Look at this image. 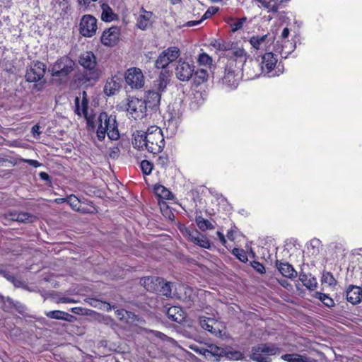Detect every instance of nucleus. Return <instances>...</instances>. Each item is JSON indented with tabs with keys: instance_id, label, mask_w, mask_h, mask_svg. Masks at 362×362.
I'll return each instance as SVG.
<instances>
[{
	"instance_id": "43",
	"label": "nucleus",
	"mask_w": 362,
	"mask_h": 362,
	"mask_svg": "<svg viewBox=\"0 0 362 362\" xmlns=\"http://www.w3.org/2000/svg\"><path fill=\"white\" fill-rule=\"evenodd\" d=\"M197 63L200 66H208L210 67L213 63V59L206 52H202L197 57Z\"/></svg>"
},
{
	"instance_id": "9",
	"label": "nucleus",
	"mask_w": 362,
	"mask_h": 362,
	"mask_svg": "<svg viewBox=\"0 0 362 362\" xmlns=\"http://www.w3.org/2000/svg\"><path fill=\"white\" fill-rule=\"evenodd\" d=\"M88 99L87 93L83 90L80 93V95L76 97L74 100L75 105V113L79 117L83 116L87 122L88 126H94V117L92 115H89L88 110Z\"/></svg>"
},
{
	"instance_id": "47",
	"label": "nucleus",
	"mask_w": 362,
	"mask_h": 362,
	"mask_svg": "<svg viewBox=\"0 0 362 362\" xmlns=\"http://www.w3.org/2000/svg\"><path fill=\"white\" fill-rule=\"evenodd\" d=\"M232 254L240 262L246 263L248 258L246 252L242 248L235 247L232 250Z\"/></svg>"
},
{
	"instance_id": "33",
	"label": "nucleus",
	"mask_w": 362,
	"mask_h": 362,
	"mask_svg": "<svg viewBox=\"0 0 362 362\" xmlns=\"http://www.w3.org/2000/svg\"><path fill=\"white\" fill-rule=\"evenodd\" d=\"M247 21V18L245 16L240 18L230 17L228 20L227 23L230 25V31L235 33L240 30Z\"/></svg>"
},
{
	"instance_id": "45",
	"label": "nucleus",
	"mask_w": 362,
	"mask_h": 362,
	"mask_svg": "<svg viewBox=\"0 0 362 362\" xmlns=\"http://www.w3.org/2000/svg\"><path fill=\"white\" fill-rule=\"evenodd\" d=\"M46 315L51 319L56 320H67V317L70 316V315L64 311L61 310H52L48 312Z\"/></svg>"
},
{
	"instance_id": "4",
	"label": "nucleus",
	"mask_w": 362,
	"mask_h": 362,
	"mask_svg": "<svg viewBox=\"0 0 362 362\" xmlns=\"http://www.w3.org/2000/svg\"><path fill=\"white\" fill-rule=\"evenodd\" d=\"M177 229L186 240L202 248L209 249L211 243L205 235L202 234L193 226H187L185 224L179 223Z\"/></svg>"
},
{
	"instance_id": "36",
	"label": "nucleus",
	"mask_w": 362,
	"mask_h": 362,
	"mask_svg": "<svg viewBox=\"0 0 362 362\" xmlns=\"http://www.w3.org/2000/svg\"><path fill=\"white\" fill-rule=\"evenodd\" d=\"M154 193L156 196L163 199H173V193L168 189L165 187L161 185L154 186Z\"/></svg>"
},
{
	"instance_id": "49",
	"label": "nucleus",
	"mask_w": 362,
	"mask_h": 362,
	"mask_svg": "<svg viewBox=\"0 0 362 362\" xmlns=\"http://www.w3.org/2000/svg\"><path fill=\"white\" fill-rule=\"evenodd\" d=\"M322 282L327 283L329 286L335 285L336 279L331 272H324L322 276Z\"/></svg>"
},
{
	"instance_id": "28",
	"label": "nucleus",
	"mask_w": 362,
	"mask_h": 362,
	"mask_svg": "<svg viewBox=\"0 0 362 362\" xmlns=\"http://www.w3.org/2000/svg\"><path fill=\"white\" fill-rule=\"evenodd\" d=\"M117 318L126 324H133L140 320V317L134 313L125 309H118L115 312Z\"/></svg>"
},
{
	"instance_id": "40",
	"label": "nucleus",
	"mask_w": 362,
	"mask_h": 362,
	"mask_svg": "<svg viewBox=\"0 0 362 362\" xmlns=\"http://www.w3.org/2000/svg\"><path fill=\"white\" fill-rule=\"evenodd\" d=\"M281 359L287 362H309L306 356L298 354H286L281 356Z\"/></svg>"
},
{
	"instance_id": "37",
	"label": "nucleus",
	"mask_w": 362,
	"mask_h": 362,
	"mask_svg": "<svg viewBox=\"0 0 362 362\" xmlns=\"http://www.w3.org/2000/svg\"><path fill=\"white\" fill-rule=\"evenodd\" d=\"M159 286L158 291H156L157 294L171 298L174 296L172 293L173 284L170 282L165 281L163 279V282Z\"/></svg>"
},
{
	"instance_id": "46",
	"label": "nucleus",
	"mask_w": 362,
	"mask_h": 362,
	"mask_svg": "<svg viewBox=\"0 0 362 362\" xmlns=\"http://www.w3.org/2000/svg\"><path fill=\"white\" fill-rule=\"evenodd\" d=\"M33 216L28 212H19L13 214V219L22 223H29L32 221Z\"/></svg>"
},
{
	"instance_id": "27",
	"label": "nucleus",
	"mask_w": 362,
	"mask_h": 362,
	"mask_svg": "<svg viewBox=\"0 0 362 362\" xmlns=\"http://www.w3.org/2000/svg\"><path fill=\"white\" fill-rule=\"evenodd\" d=\"M168 319L172 321L176 322L179 324L185 321L186 318V313L183 309L180 306L170 307L166 312Z\"/></svg>"
},
{
	"instance_id": "39",
	"label": "nucleus",
	"mask_w": 362,
	"mask_h": 362,
	"mask_svg": "<svg viewBox=\"0 0 362 362\" xmlns=\"http://www.w3.org/2000/svg\"><path fill=\"white\" fill-rule=\"evenodd\" d=\"M195 222L201 231L205 232L208 230L214 229V226L202 216H196Z\"/></svg>"
},
{
	"instance_id": "24",
	"label": "nucleus",
	"mask_w": 362,
	"mask_h": 362,
	"mask_svg": "<svg viewBox=\"0 0 362 362\" xmlns=\"http://www.w3.org/2000/svg\"><path fill=\"white\" fill-rule=\"evenodd\" d=\"M161 94L159 91L149 90L146 93L145 99L143 101L146 103V107L156 109L158 107L160 102Z\"/></svg>"
},
{
	"instance_id": "23",
	"label": "nucleus",
	"mask_w": 362,
	"mask_h": 362,
	"mask_svg": "<svg viewBox=\"0 0 362 362\" xmlns=\"http://www.w3.org/2000/svg\"><path fill=\"white\" fill-rule=\"evenodd\" d=\"M162 282L163 278L158 276H146L140 279V284L144 286L146 291L156 293L160 284H162Z\"/></svg>"
},
{
	"instance_id": "51",
	"label": "nucleus",
	"mask_w": 362,
	"mask_h": 362,
	"mask_svg": "<svg viewBox=\"0 0 362 362\" xmlns=\"http://www.w3.org/2000/svg\"><path fill=\"white\" fill-rule=\"evenodd\" d=\"M234 43L231 41H226L222 40L220 51H230L233 48Z\"/></svg>"
},
{
	"instance_id": "18",
	"label": "nucleus",
	"mask_w": 362,
	"mask_h": 362,
	"mask_svg": "<svg viewBox=\"0 0 362 362\" xmlns=\"http://www.w3.org/2000/svg\"><path fill=\"white\" fill-rule=\"evenodd\" d=\"M262 67L257 59H250L243 66V75L245 74L247 79H254L262 75Z\"/></svg>"
},
{
	"instance_id": "54",
	"label": "nucleus",
	"mask_w": 362,
	"mask_h": 362,
	"mask_svg": "<svg viewBox=\"0 0 362 362\" xmlns=\"http://www.w3.org/2000/svg\"><path fill=\"white\" fill-rule=\"evenodd\" d=\"M216 235H217V236H218V239H219L220 242L221 243V244H222L223 246H225L226 247H227V246H226V243H227V241H226V238H225V235L223 234V233H222V232H221V231H217V232H216Z\"/></svg>"
},
{
	"instance_id": "6",
	"label": "nucleus",
	"mask_w": 362,
	"mask_h": 362,
	"mask_svg": "<svg viewBox=\"0 0 362 362\" xmlns=\"http://www.w3.org/2000/svg\"><path fill=\"white\" fill-rule=\"evenodd\" d=\"M75 62L69 56L59 57L52 65L50 72L52 77L67 78L75 68Z\"/></svg>"
},
{
	"instance_id": "10",
	"label": "nucleus",
	"mask_w": 362,
	"mask_h": 362,
	"mask_svg": "<svg viewBox=\"0 0 362 362\" xmlns=\"http://www.w3.org/2000/svg\"><path fill=\"white\" fill-rule=\"evenodd\" d=\"M124 79L128 86L132 89H141L144 86L145 77L141 69L130 67L124 74Z\"/></svg>"
},
{
	"instance_id": "58",
	"label": "nucleus",
	"mask_w": 362,
	"mask_h": 362,
	"mask_svg": "<svg viewBox=\"0 0 362 362\" xmlns=\"http://www.w3.org/2000/svg\"><path fill=\"white\" fill-rule=\"evenodd\" d=\"M222 40H215L214 42H211V45L216 49L217 50H221V44Z\"/></svg>"
},
{
	"instance_id": "11",
	"label": "nucleus",
	"mask_w": 362,
	"mask_h": 362,
	"mask_svg": "<svg viewBox=\"0 0 362 362\" xmlns=\"http://www.w3.org/2000/svg\"><path fill=\"white\" fill-rule=\"evenodd\" d=\"M97 22V19L92 15L83 16L79 23L80 33L86 37L95 35L98 29Z\"/></svg>"
},
{
	"instance_id": "60",
	"label": "nucleus",
	"mask_w": 362,
	"mask_h": 362,
	"mask_svg": "<svg viewBox=\"0 0 362 362\" xmlns=\"http://www.w3.org/2000/svg\"><path fill=\"white\" fill-rule=\"evenodd\" d=\"M27 163H28L30 165L35 167V168H37L39 166L41 165V163H39L37 160H27Z\"/></svg>"
},
{
	"instance_id": "41",
	"label": "nucleus",
	"mask_w": 362,
	"mask_h": 362,
	"mask_svg": "<svg viewBox=\"0 0 362 362\" xmlns=\"http://www.w3.org/2000/svg\"><path fill=\"white\" fill-rule=\"evenodd\" d=\"M70 206L76 211H82L85 213V211L81 209V202L74 194H71L65 199Z\"/></svg>"
},
{
	"instance_id": "48",
	"label": "nucleus",
	"mask_w": 362,
	"mask_h": 362,
	"mask_svg": "<svg viewBox=\"0 0 362 362\" xmlns=\"http://www.w3.org/2000/svg\"><path fill=\"white\" fill-rule=\"evenodd\" d=\"M140 168L144 175H148L151 173L153 169V164L149 160H143L140 163Z\"/></svg>"
},
{
	"instance_id": "53",
	"label": "nucleus",
	"mask_w": 362,
	"mask_h": 362,
	"mask_svg": "<svg viewBox=\"0 0 362 362\" xmlns=\"http://www.w3.org/2000/svg\"><path fill=\"white\" fill-rule=\"evenodd\" d=\"M98 0H77L78 4L80 6H83L87 8L91 2H95Z\"/></svg>"
},
{
	"instance_id": "2",
	"label": "nucleus",
	"mask_w": 362,
	"mask_h": 362,
	"mask_svg": "<svg viewBox=\"0 0 362 362\" xmlns=\"http://www.w3.org/2000/svg\"><path fill=\"white\" fill-rule=\"evenodd\" d=\"M97 124L96 136L99 141L104 140L106 135L110 140H117L119 138L118 124L115 116L102 112L98 117Z\"/></svg>"
},
{
	"instance_id": "34",
	"label": "nucleus",
	"mask_w": 362,
	"mask_h": 362,
	"mask_svg": "<svg viewBox=\"0 0 362 362\" xmlns=\"http://www.w3.org/2000/svg\"><path fill=\"white\" fill-rule=\"evenodd\" d=\"M146 135V132H143L141 133L138 132V134H134L132 145L134 148H137L138 150H144L146 148V139L144 138Z\"/></svg>"
},
{
	"instance_id": "55",
	"label": "nucleus",
	"mask_w": 362,
	"mask_h": 362,
	"mask_svg": "<svg viewBox=\"0 0 362 362\" xmlns=\"http://www.w3.org/2000/svg\"><path fill=\"white\" fill-rule=\"evenodd\" d=\"M151 332L153 333V334L155 337H156L163 341H165L168 339V337L165 334H163L159 331H151Z\"/></svg>"
},
{
	"instance_id": "50",
	"label": "nucleus",
	"mask_w": 362,
	"mask_h": 362,
	"mask_svg": "<svg viewBox=\"0 0 362 362\" xmlns=\"http://www.w3.org/2000/svg\"><path fill=\"white\" fill-rule=\"evenodd\" d=\"M251 266L259 274H263L266 272L265 267L263 264L258 261L254 260L251 262Z\"/></svg>"
},
{
	"instance_id": "44",
	"label": "nucleus",
	"mask_w": 362,
	"mask_h": 362,
	"mask_svg": "<svg viewBox=\"0 0 362 362\" xmlns=\"http://www.w3.org/2000/svg\"><path fill=\"white\" fill-rule=\"evenodd\" d=\"M315 296L327 307L332 308L334 306V300L327 294L317 292Z\"/></svg>"
},
{
	"instance_id": "38",
	"label": "nucleus",
	"mask_w": 362,
	"mask_h": 362,
	"mask_svg": "<svg viewBox=\"0 0 362 362\" xmlns=\"http://www.w3.org/2000/svg\"><path fill=\"white\" fill-rule=\"evenodd\" d=\"M101 19L105 22H111L116 18V15L112 11V9L107 4H103L102 6Z\"/></svg>"
},
{
	"instance_id": "61",
	"label": "nucleus",
	"mask_w": 362,
	"mask_h": 362,
	"mask_svg": "<svg viewBox=\"0 0 362 362\" xmlns=\"http://www.w3.org/2000/svg\"><path fill=\"white\" fill-rule=\"evenodd\" d=\"M289 35V30L288 28H284L282 33H281V37L283 38V39H286L288 37Z\"/></svg>"
},
{
	"instance_id": "31",
	"label": "nucleus",
	"mask_w": 362,
	"mask_h": 362,
	"mask_svg": "<svg viewBox=\"0 0 362 362\" xmlns=\"http://www.w3.org/2000/svg\"><path fill=\"white\" fill-rule=\"evenodd\" d=\"M175 163L173 158L169 156L166 153H161L157 158L156 164L160 168L166 170L171 168Z\"/></svg>"
},
{
	"instance_id": "15",
	"label": "nucleus",
	"mask_w": 362,
	"mask_h": 362,
	"mask_svg": "<svg viewBox=\"0 0 362 362\" xmlns=\"http://www.w3.org/2000/svg\"><path fill=\"white\" fill-rule=\"evenodd\" d=\"M175 291L173 293L175 297L185 303L187 307H190L192 305L196 298V293L192 287L184 284H179L175 287Z\"/></svg>"
},
{
	"instance_id": "42",
	"label": "nucleus",
	"mask_w": 362,
	"mask_h": 362,
	"mask_svg": "<svg viewBox=\"0 0 362 362\" xmlns=\"http://www.w3.org/2000/svg\"><path fill=\"white\" fill-rule=\"evenodd\" d=\"M267 38V35H264L262 36L259 35H254L252 36L250 39V43L256 49H259L261 47V45L266 41Z\"/></svg>"
},
{
	"instance_id": "64",
	"label": "nucleus",
	"mask_w": 362,
	"mask_h": 362,
	"mask_svg": "<svg viewBox=\"0 0 362 362\" xmlns=\"http://www.w3.org/2000/svg\"><path fill=\"white\" fill-rule=\"evenodd\" d=\"M169 1H170L171 4H173V5L177 4L180 2H181V0H169Z\"/></svg>"
},
{
	"instance_id": "14",
	"label": "nucleus",
	"mask_w": 362,
	"mask_h": 362,
	"mask_svg": "<svg viewBox=\"0 0 362 362\" xmlns=\"http://www.w3.org/2000/svg\"><path fill=\"white\" fill-rule=\"evenodd\" d=\"M194 69L193 62L180 59L175 67V75L181 81H189L193 76Z\"/></svg>"
},
{
	"instance_id": "30",
	"label": "nucleus",
	"mask_w": 362,
	"mask_h": 362,
	"mask_svg": "<svg viewBox=\"0 0 362 362\" xmlns=\"http://www.w3.org/2000/svg\"><path fill=\"white\" fill-rule=\"evenodd\" d=\"M299 279L303 285L310 291H313L317 288V280L311 274L300 273Z\"/></svg>"
},
{
	"instance_id": "20",
	"label": "nucleus",
	"mask_w": 362,
	"mask_h": 362,
	"mask_svg": "<svg viewBox=\"0 0 362 362\" xmlns=\"http://www.w3.org/2000/svg\"><path fill=\"white\" fill-rule=\"evenodd\" d=\"M199 325L202 329L216 337L221 334V331L218 327V322L214 318L201 317L199 318Z\"/></svg>"
},
{
	"instance_id": "26",
	"label": "nucleus",
	"mask_w": 362,
	"mask_h": 362,
	"mask_svg": "<svg viewBox=\"0 0 362 362\" xmlns=\"http://www.w3.org/2000/svg\"><path fill=\"white\" fill-rule=\"evenodd\" d=\"M346 300L353 305L362 300V288L360 286L350 285L346 290Z\"/></svg>"
},
{
	"instance_id": "52",
	"label": "nucleus",
	"mask_w": 362,
	"mask_h": 362,
	"mask_svg": "<svg viewBox=\"0 0 362 362\" xmlns=\"http://www.w3.org/2000/svg\"><path fill=\"white\" fill-rule=\"evenodd\" d=\"M237 233H238V228L234 226L230 230H228L226 236L229 240L234 241L235 239Z\"/></svg>"
},
{
	"instance_id": "62",
	"label": "nucleus",
	"mask_w": 362,
	"mask_h": 362,
	"mask_svg": "<svg viewBox=\"0 0 362 362\" xmlns=\"http://www.w3.org/2000/svg\"><path fill=\"white\" fill-rule=\"evenodd\" d=\"M259 3L262 4V5L266 8L269 7V2H267L266 0H257Z\"/></svg>"
},
{
	"instance_id": "3",
	"label": "nucleus",
	"mask_w": 362,
	"mask_h": 362,
	"mask_svg": "<svg viewBox=\"0 0 362 362\" xmlns=\"http://www.w3.org/2000/svg\"><path fill=\"white\" fill-rule=\"evenodd\" d=\"M144 138L146 142V150L149 153L156 154L163 151L165 142L160 128L156 126L148 128Z\"/></svg>"
},
{
	"instance_id": "32",
	"label": "nucleus",
	"mask_w": 362,
	"mask_h": 362,
	"mask_svg": "<svg viewBox=\"0 0 362 362\" xmlns=\"http://www.w3.org/2000/svg\"><path fill=\"white\" fill-rule=\"evenodd\" d=\"M193 76L194 83L196 86H198L208 81L209 72L207 70L202 68L197 69L196 71L194 69Z\"/></svg>"
},
{
	"instance_id": "1",
	"label": "nucleus",
	"mask_w": 362,
	"mask_h": 362,
	"mask_svg": "<svg viewBox=\"0 0 362 362\" xmlns=\"http://www.w3.org/2000/svg\"><path fill=\"white\" fill-rule=\"evenodd\" d=\"M78 61L83 70L75 76V81L80 85H90L97 82L102 71L98 67L95 54L92 51L83 52L78 57Z\"/></svg>"
},
{
	"instance_id": "57",
	"label": "nucleus",
	"mask_w": 362,
	"mask_h": 362,
	"mask_svg": "<svg viewBox=\"0 0 362 362\" xmlns=\"http://www.w3.org/2000/svg\"><path fill=\"white\" fill-rule=\"evenodd\" d=\"M39 177L42 180L50 182V176L45 172H40Z\"/></svg>"
},
{
	"instance_id": "21",
	"label": "nucleus",
	"mask_w": 362,
	"mask_h": 362,
	"mask_svg": "<svg viewBox=\"0 0 362 362\" xmlns=\"http://www.w3.org/2000/svg\"><path fill=\"white\" fill-rule=\"evenodd\" d=\"M171 74L172 71L170 70L161 71L158 78L153 83V88H155V90L159 91L160 94L162 92L165 91L170 82Z\"/></svg>"
},
{
	"instance_id": "17",
	"label": "nucleus",
	"mask_w": 362,
	"mask_h": 362,
	"mask_svg": "<svg viewBox=\"0 0 362 362\" xmlns=\"http://www.w3.org/2000/svg\"><path fill=\"white\" fill-rule=\"evenodd\" d=\"M247 52L243 48H233L227 55V62L232 63L235 66L243 68L247 62Z\"/></svg>"
},
{
	"instance_id": "63",
	"label": "nucleus",
	"mask_w": 362,
	"mask_h": 362,
	"mask_svg": "<svg viewBox=\"0 0 362 362\" xmlns=\"http://www.w3.org/2000/svg\"><path fill=\"white\" fill-rule=\"evenodd\" d=\"M106 305H107V311H110L111 310L112 308H115V305H111L110 303H105Z\"/></svg>"
},
{
	"instance_id": "29",
	"label": "nucleus",
	"mask_w": 362,
	"mask_h": 362,
	"mask_svg": "<svg viewBox=\"0 0 362 362\" xmlns=\"http://www.w3.org/2000/svg\"><path fill=\"white\" fill-rule=\"evenodd\" d=\"M141 13L137 18L136 25L139 29L144 30L151 24V19L152 18L153 13L144 10L143 8H141Z\"/></svg>"
},
{
	"instance_id": "22",
	"label": "nucleus",
	"mask_w": 362,
	"mask_h": 362,
	"mask_svg": "<svg viewBox=\"0 0 362 362\" xmlns=\"http://www.w3.org/2000/svg\"><path fill=\"white\" fill-rule=\"evenodd\" d=\"M260 63L262 67L263 73H269L274 70L277 63L276 55L272 52H266L262 56V61Z\"/></svg>"
},
{
	"instance_id": "16",
	"label": "nucleus",
	"mask_w": 362,
	"mask_h": 362,
	"mask_svg": "<svg viewBox=\"0 0 362 362\" xmlns=\"http://www.w3.org/2000/svg\"><path fill=\"white\" fill-rule=\"evenodd\" d=\"M46 65L40 62H33V65L30 69H27L25 73V79L28 82H37L40 81L45 74Z\"/></svg>"
},
{
	"instance_id": "59",
	"label": "nucleus",
	"mask_w": 362,
	"mask_h": 362,
	"mask_svg": "<svg viewBox=\"0 0 362 362\" xmlns=\"http://www.w3.org/2000/svg\"><path fill=\"white\" fill-rule=\"evenodd\" d=\"M119 150L118 148L112 149L110 153V156L112 158H117L119 156Z\"/></svg>"
},
{
	"instance_id": "7",
	"label": "nucleus",
	"mask_w": 362,
	"mask_h": 362,
	"mask_svg": "<svg viewBox=\"0 0 362 362\" xmlns=\"http://www.w3.org/2000/svg\"><path fill=\"white\" fill-rule=\"evenodd\" d=\"M243 76V68L235 66L232 63H226L222 83L230 89H235L238 87Z\"/></svg>"
},
{
	"instance_id": "13",
	"label": "nucleus",
	"mask_w": 362,
	"mask_h": 362,
	"mask_svg": "<svg viewBox=\"0 0 362 362\" xmlns=\"http://www.w3.org/2000/svg\"><path fill=\"white\" fill-rule=\"evenodd\" d=\"M120 37V28L118 26H112L103 32L100 36V42L105 47H112L119 43Z\"/></svg>"
},
{
	"instance_id": "56",
	"label": "nucleus",
	"mask_w": 362,
	"mask_h": 362,
	"mask_svg": "<svg viewBox=\"0 0 362 362\" xmlns=\"http://www.w3.org/2000/svg\"><path fill=\"white\" fill-rule=\"evenodd\" d=\"M40 126L39 124H35L33 127H32V129H31V132L33 133V135L35 137L36 135L37 136H39L40 134H41V132L40 131Z\"/></svg>"
},
{
	"instance_id": "25",
	"label": "nucleus",
	"mask_w": 362,
	"mask_h": 362,
	"mask_svg": "<svg viewBox=\"0 0 362 362\" xmlns=\"http://www.w3.org/2000/svg\"><path fill=\"white\" fill-rule=\"evenodd\" d=\"M276 267L284 277L293 279L297 277L298 273L293 267L288 262H284L280 260L276 261Z\"/></svg>"
},
{
	"instance_id": "8",
	"label": "nucleus",
	"mask_w": 362,
	"mask_h": 362,
	"mask_svg": "<svg viewBox=\"0 0 362 362\" xmlns=\"http://www.w3.org/2000/svg\"><path fill=\"white\" fill-rule=\"evenodd\" d=\"M180 50L177 47H170L164 49L155 62V67L158 69L169 70L168 65L176 61L180 56Z\"/></svg>"
},
{
	"instance_id": "19",
	"label": "nucleus",
	"mask_w": 362,
	"mask_h": 362,
	"mask_svg": "<svg viewBox=\"0 0 362 362\" xmlns=\"http://www.w3.org/2000/svg\"><path fill=\"white\" fill-rule=\"evenodd\" d=\"M122 79L117 75L109 77L104 86V93L107 96L114 95L121 88Z\"/></svg>"
},
{
	"instance_id": "12",
	"label": "nucleus",
	"mask_w": 362,
	"mask_h": 362,
	"mask_svg": "<svg viewBox=\"0 0 362 362\" xmlns=\"http://www.w3.org/2000/svg\"><path fill=\"white\" fill-rule=\"evenodd\" d=\"M127 110L131 117L134 119H140L145 115L146 107L143 100L132 97L128 100Z\"/></svg>"
},
{
	"instance_id": "35",
	"label": "nucleus",
	"mask_w": 362,
	"mask_h": 362,
	"mask_svg": "<svg viewBox=\"0 0 362 362\" xmlns=\"http://www.w3.org/2000/svg\"><path fill=\"white\" fill-rule=\"evenodd\" d=\"M218 11V8L211 6L209 7L204 14L202 16L199 21H189L186 23L187 26L192 27L195 26L201 23L204 20L211 18L212 16L216 14Z\"/></svg>"
},
{
	"instance_id": "5",
	"label": "nucleus",
	"mask_w": 362,
	"mask_h": 362,
	"mask_svg": "<svg viewBox=\"0 0 362 362\" xmlns=\"http://www.w3.org/2000/svg\"><path fill=\"white\" fill-rule=\"evenodd\" d=\"M281 349L271 343L260 344L252 347L251 358L256 362H272L271 356L279 354Z\"/></svg>"
}]
</instances>
